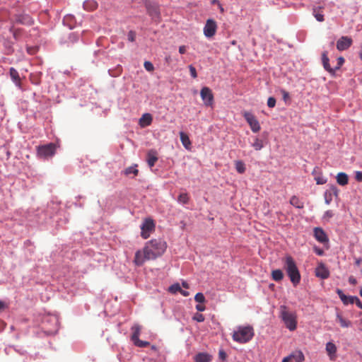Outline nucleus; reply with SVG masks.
<instances>
[{"instance_id": "63", "label": "nucleus", "mask_w": 362, "mask_h": 362, "mask_svg": "<svg viewBox=\"0 0 362 362\" xmlns=\"http://www.w3.org/2000/svg\"><path fill=\"white\" fill-rule=\"evenodd\" d=\"M317 253H318L319 255H322V251H321V250H320V251H318V252H317Z\"/></svg>"}, {"instance_id": "61", "label": "nucleus", "mask_w": 362, "mask_h": 362, "mask_svg": "<svg viewBox=\"0 0 362 362\" xmlns=\"http://www.w3.org/2000/svg\"><path fill=\"white\" fill-rule=\"evenodd\" d=\"M151 349H152L153 350L156 351V347L155 346H151Z\"/></svg>"}, {"instance_id": "32", "label": "nucleus", "mask_w": 362, "mask_h": 362, "mask_svg": "<svg viewBox=\"0 0 362 362\" xmlns=\"http://www.w3.org/2000/svg\"><path fill=\"white\" fill-rule=\"evenodd\" d=\"M291 356L292 359H294L296 362H302L305 358L304 355L301 351H298L297 353L291 354Z\"/></svg>"}, {"instance_id": "29", "label": "nucleus", "mask_w": 362, "mask_h": 362, "mask_svg": "<svg viewBox=\"0 0 362 362\" xmlns=\"http://www.w3.org/2000/svg\"><path fill=\"white\" fill-rule=\"evenodd\" d=\"M235 166L236 170L239 173L242 174V173H245V163L242 160H236L235 162Z\"/></svg>"}, {"instance_id": "64", "label": "nucleus", "mask_w": 362, "mask_h": 362, "mask_svg": "<svg viewBox=\"0 0 362 362\" xmlns=\"http://www.w3.org/2000/svg\"><path fill=\"white\" fill-rule=\"evenodd\" d=\"M360 295L362 297V288L360 290Z\"/></svg>"}, {"instance_id": "37", "label": "nucleus", "mask_w": 362, "mask_h": 362, "mask_svg": "<svg viewBox=\"0 0 362 362\" xmlns=\"http://www.w3.org/2000/svg\"><path fill=\"white\" fill-rule=\"evenodd\" d=\"M337 293L338 294L339 297L340 298L341 300L343 302V303H346V296L343 293V291L341 289L337 290Z\"/></svg>"}, {"instance_id": "47", "label": "nucleus", "mask_w": 362, "mask_h": 362, "mask_svg": "<svg viewBox=\"0 0 362 362\" xmlns=\"http://www.w3.org/2000/svg\"><path fill=\"white\" fill-rule=\"evenodd\" d=\"M355 179L358 182H362V172L361 171H356L355 173Z\"/></svg>"}, {"instance_id": "35", "label": "nucleus", "mask_w": 362, "mask_h": 362, "mask_svg": "<svg viewBox=\"0 0 362 362\" xmlns=\"http://www.w3.org/2000/svg\"><path fill=\"white\" fill-rule=\"evenodd\" d=\"M169 291L173 293H175L181 291V287L179 284H175L170 286Z\"/></svg>"}, {"instance_id": "39", "label": "nucleus", "mask_w": 362, "mask_h": 362, "mask_svg": "<svg viewBox=\"0 0 362 362\" xmlns=\"http://www.w3.org/2000/svg\"><path fill=\"white\" fill-rule=\"evenodd\" d=\"M344 62V59L342 57H339L337 58V66L333 69H335V71L340 69V67L343 65Z\"/></svg>"}, {"instance_id": "5", "label": "nucleus", "mask_w": 362, "mask_h": 362, "mask_svg": "<svg viewBox=\"0 0 362 362\" xmlns=\"http://www.w3.org/2000/svg\"><path fill=\"white\" fill-rule=\"evenodd\" d=\"M57 146L54 143L37 147V155L39 158L46 159L52 157L56 152Z\"/></svg>"}, {"instance_id": "30", "label": "nucleus", "mask_w": 362, "mask_h": 362, "mask_svg": "<svg viewBox=\"0 0 362 362\" xmlns=\"http://www.w3.org/2000/svg\"><path fill=\"white\" fill-rule=\"evenodd\" d=\"M137 165H134V166H130L125 169L124 174L126 175H129L131 174H134V176H136L139 173V170L136 169Z\"/></svg>"}, {"instance_id": "10", "label": "nucleus", "mask_w": 362, "mask_h": 362, "mask_svg": "<svg viewBox=\"0 0 362 362\" xmlns=\"http://www.w3.org/2000/svg\"><path fill=\"white\" fill-rule=\"evenodd\" d=\"M216 30V24L215 21L209 19L204 28V34L207 37H211L215 35Z\"/></svg>"}, {"instance_id": "9", "label": "nucleus", "mask_w": 362, "mask_h": 362, "mask_svg": "<svg viewBox=\"0 0 362 362\" xmlns=\"http://www.w3.org/2000/svg\"><path fill=\"white\" fill-rule=\"evenodd\" d=\"M201 98L204 101V104L207 106L211 105L213 102V94L211 90L208 87H204L202 88L200 92Z\"/></svg>"}, {"instance_id": "59", "label": "nucleus", "mask_w": 362, "mask_h": 362, "mask_svg": "<svg viewBox=\"0 0 362 362\" xmlns=\"http://www.w3.org/2000/svg\"><path fill=\"white\" fill-rule=\"evenodd\" d=\"M182 286L185 288H189V285L187 282H182Z\"/></svg>"}, {"instance_id": "49", "label": "nucleus", "mask_w": 362, "mask_h": 362, "mask_svg": "<svg viewBox=\"0 0 362 362\" xmlns=\"http://www.w3.org/2000/svg\"><path fill=\"white\" fill-rule=\"evenodd\" d=\"M196 309L199 312H202L205 310V306L202 303H199L196 305Z\"/></svg>"}, {"instance_id": "18", "label": "nucleus", "mask_w": 362, "mask_h": 362, "mask_svg": "<svg viewBox=\"0 0 362 362\" xmlns=\"http://www.w3.org/2000/svg\"><path fill=\"white\" fill-rule=\"evenodd\" d=\"M9 74L12 81L16 83V86H20L21 78L19 76L18 71L13 67H11L9 69Z\"/></svg>"}, {"instance_id": "21", "label": "nucleus", "mask_w": 362, "mask_h": 362, "mask_svg": "<svg viewBox=\"0 0 362 362\" xmlns=\"http://www.w3.org/2000/svg\"><path fill=\"white\" fill-rule=\"evenodd\" d=\"M337 320L339 321L341 327H349L351 326L352 323L350 320H346L343 317V316L340 313L337 314Z\"/></svg>"}, {"instance_id": "3", "label": "nucleus", "mask_w": 362, "mask_h": 362, "mask_svg": "<svg viewBox=\"0 0 362 362\" xmlns=\"http://www.w3.org/2000/svg\"><path fill=\"white\" fill-rule=\"evenodd\" d=\"M255 331L252 326H238L232 334L233 339L240 344H245L252 340Z\"/></svg>"}, {"instance_id": "13", "label": "nucleus", "mask_w": 362, "mask_h": 362, "mask_svg": "<svg viewBox=\"0 0 362 362\" xmlns=\"http://www.w3.org/2000/svg\"><path fill=\"white\" fill-rule=\"evenodd\" d=\"M158 153L155 149H150L147 153V158L146 161L150 168H152L155 165L156 163L158 161Z\"/></svg>"}, {"instance_id": "48", "label": "nucleus", "mask_w": 362, "mask_h": 362, "mask_svg": "<svg viewBox=\"0 0 362 362\" xmlns=\"http://www.w3.org/2000/svg\"><path fill=\"white\" fill-rule=\"evenodd\" d=\"M281 94L283 95V99L285 101H286L289 98L288 93L287 91H286L285 90H281Z\"/></svg>"}, {"instance_id": "15", "label": "nucleus", "mask_w": 362, "mask_h": 362, "mask_svg": "<svg viewBox=\"0 0 362 362\" xmlns=\"http://www.w3.org/2000/svg\"><path fill=\"white\" fill-rule=\"evenodd\" d=\"M322 64H323L325 69L326 71H327L329 73L334 74L335 73V69H333V68H332L329 65V60L327 52H324L322 53Z\"/></svg>"}, {"instance_id": "24", "label": "nucleus", "mask_w": 362, "mask_h": 362, "mask_svg": "<svg viewBox=\"0 0 362 362\" xmlns=\"http://www.w3.org/2000/svg\"><path fill=\"white\" fill-rule=\"evenodd\" d=\"M290 204L298 209H303L304 206L303 202L296 196H293L291 198Z\"/></svg>"}, {"instance_id": "17", "label": "nucleus", "mask_w": 362, "mask_h": 362, "mask_svg": "<svg viewBox=\"0 0 362 362\" xmlns=\"http://www.w3.org/2000/svg\"><path fill=\"white\" fill-rule=\"evenodd\" d=\"M152 122V116L149 113L144 114L139 119V125L141 127L149 126Z\"/></svg>"}, {"instance_id": "45", "label": "nucleus", "mask_w": 362, "mask_h": 362, "mask_svg": "<svg viewBox=\"0 0 362 362\" xmlns=\"http://www.w3.org/2000/svg\"><path fill=\"white\" fill-rule=\"evenodd\" d=\"M10 31L13 33V37L17 40L21 34V30L18 29L15 30L13 28H11Z\"/></svg>"}, {"instance_id": "28", "label": "nucleus", "mask_w": 362, "mask_h": 362, "mask_svg": "<svg viewBox=\"0 0 362 362\" xmlns=\"http://www.w3.org/2000/svg\"><path fill=\"white\" fill-rule=\"evenodd\" d=\"M252 146L256 151H259L264 147L263 141L257 137L255 138V141L252 144Z\"/></svg>"}, {"instance_id": "53", "label": "nucleus", "mask_w": 362, "mask_h": 362, "mask_svg": "<svg viewBox=\"0 0 362 362\" xmlns=\"http://www.w3.org/2000/svg\"><path fill=\"white\" fill-rule=\"evenodd\" d=\"M349 282L351 284H353V285H355L356 284L357 281H356V279L353 277V276H350L349 279Z\"/></svg>"}, {"instance_id": "38", "label": "nucleus", "mask_w": 362, "mask_h": 362, "mask_svg": "<svg viewBox=\"0 0 362 362\" xmlns=\"http://www.w3.org/2000/svg\"><path fill=\"white\" fill-rule=\"evenodd\" d=\"M144 68L148 71H153L154 70V66L151 62L146 61L144 64Z\"/></svg>"}, {"instance_id": "27", "label": "nucleus", "mask_w": 362, "mask_h": 362, "mask_svg": "<svg viewBox=\"0 0 362 362\" xmlns=\"http://www.w3.org/2000/svg\"><path fill=\"white\" fill-rule=\"evenodd\" d=\"M321 7H316L313 8V15L316 20L319 22L324 21V15L320 12Z\"/></svg>"}, {"instance_id": "40", "label": "nucleus", "mask_w": 362, "mask_h": 362, "mask_svg": "<svg viewBox=\"0 0 362 362\" xmlns=\"http://www.w3.org/2000/svg\"><path fill=\"white\" fill-rule=\"evenodd\" d=\"M267 105L269 107H274L276 105V99L273 97H269L267 100Z\"/></svg>"}, {"instance_id": "8", "label": "nucleus", "mask_w": 362, "mask_h": 362, "mask_svg": "<svg viewBox=\"0 0 362 362\" xmlns=\"http://www.w3.org/2000/svg\"><path fill=\"white\" fill-rule=\"evenodd\" d=\"M144 5L147 13L153 18H158L160 16V10L157 4L151 1L150 0H144Z\"/></svg>"}, {"instance_id": "50", "label": "nucleus", "mask_w": 362, "mask_h": 362, "mask_svg": "<svg viewBox=\"0 0 362 362\" xmlns=\"http://www.w3.org/2000/svg\"><path fill=\"white\" fill-rule=\"evenodd\" d=\"M315 180L317 185H323L326 182V180L322 177H316Z\"/></svg>"}, {"instance_id": "44", "label": "nucleus", "mask_w": 362, "mask_h": 362, "mask_svg": "<svg viewBox=\"0 0 362 362\" xmlns=\"http://www.w3.org/2000/svg\"><path fill=\"white\" fill-rule=\"evenodd\" d=\"M218 358L221 361H224L226 358V353L223 349H221L218 353Z\"/></svg>"}, {"instance_id": "14", "label": "nucleus", "mask_w": 362, "mask_h": 362, "mask_svg": "<svg viewBox=\"0 0 362 362\" xmlns=\"http://www.w3.org/2000/svg\"><path fill=\"white\" fill-rule=\"evenodd\" d=\"M315 238L317 241L324 243L328 241L327 236L325 231L320 228H315L314 230Z\"/></svg>"}, {"instance_id": "42", "label": "nucleus", "mask_w": 362, "mask_h": 362, "mask_svg": "<svg viewBox=\"0 0 362 362\" xmlns=\"http://www.w3.org/2000/svg\"><path fill=\"white\" fill-rule=\"evenodd\" d=\"M128 40L130 42H134L136 39V33L133 30H130L128 33Z\"/></svg>"}, {"instance_id": "16", "label": "nucleus", "mask_w": 362, "mask_h": 362, "mask_svg": "<svg viewBox=\"0 0 362 362\" xmlns=\"http://www.w3.org/2000/svg\"><path fill=\"white\" fill-rule=\"evenodd\" d=\"M211 355L204 352L199 353L194 356L195 362H211Z\"/></svg>"}, {"instance_id": "52", "label": "nucleus", "mask_w": 362, "mask_h": 362, "mask_svg": "<svg viewBox=\"0 0 362 362\" xmlns=\"http://www.w3.org/2000/svg\"><path fill=\"white\" fill-rule=\"evenodd\" d=\"M186 47L185 45H182L179 47V52L181 54H183L186 52Z\"/></svg>"}, {"instance_id": "26", "label": "nucleus", "mask_w": 362, "mask_h": 362, "mask_svg": "<svg viewBox=\"0 0 362 362\" xmlns=\"http://www.w3.org/2000/svg\"><path fill=\"white\" fill-rule=\"evenodd\" d=\"M141 327L139 325H134L132 327V330L133 331L132 335V340H134L137 338H139L140 332H141Z\"/></svg>"}, {"instance_id": "56", "label": "nucleus", "mask_w": 362, "mask_h": 362, "mask_svg": "<svg viewBox=\"0 0 362 362\" xmlns=\"http://www.w3.org/2000/svg\"><path fill=\"white\" fill-rule=\"evenodd\" d=\"M180 293L183 296H185V297H187V296H188L189 295V293L188 291H185V290H182V288H181V291H180Z\"/></svg>"}, {"instance_id": "31", "label": "nucleus", "mask_w": 362, "mask_h": 362, "mask_svg": "<svg viewBox=\"0 0 362 362\" xmlns=\"http://www.w3.org/2000/svg\"><path fill=\"white\" fill-rule=\"evenodd\" d=\"M134 342V344L138 347H146L148 346L150 344L149 342L146 341H142L141 339H139V338H137L134 340L132 341Z\"/></svg>"}, {"instance_id": "2", "label": "nucleus", "mask_w": 362, "mask_h": 362, "mask_svg": "<svg viewBox=\"0 0 362 362\" xmlns=\"http://www.w3.org/2000/svg\"><path fill=\"white\" fill-rule=\"evenodd\" d=\"M284 269L291 283L296 286L300 281V274L297 265L291 256H286L284 259Z\"/></svg>"}, {"instance_id": "4", "label": "nucleus", "mask_w": 362, "mask_h": 362, "mask_svg": "<svg viewBox=\"0 0 362 362\" xmlns=\"http://www.w3.org/2000/svg\"><path fill=\"white\" fill-rule=\"evenodd\" d=\"M280 317L284 322L286 327L291 331H293L297 327L296 314L290 311L286 305L280 306Z\"/></svg>"}, {"instance_id": "58", "label": "nucleus", "mask_w": 362, "mask_h": 362, "mask_svg": "<svg viewBox=\"0 0 362 362\" xmlns=\"http://www.w3.org/2000/svg\"><path fill=\"white\" fill-rule=\"evenodd\" d=\"M361 262V259L358 258V259H356V265H358V266L360 265Z\"/></svg>"}, {"instance_id": "20", "label": "nucleus", "mask_w": 362, "mask_h": 362, "mask_svg": "<svg viewBox=\"0 0 362 362\" xmlns=\"http://www.w3.org/2000/svg\"><path fill=\"white\" fill-rule=\"evenodd\" d=\"M337 182L339 185L344 186L348 184L349 177L345 173H339L337 175Z\"/></svg>"}, {"instance_id": "22", "label": "nucleus", "mask_w": 362, "mask_h": 362, "mask_svg": "<svg viewBox=\"0 0 362 362\" xmlns=\"http://www.w3.org/2000/svg\"><path fill=\"white\" fill-rule=\"evenodd\" d=\"M98 7V3L94 0H88L84 1L83 8L86 10L93 11Z\"/></svg>"}, {"instance_id": "1", "label": "nucleus", "mask_w": 362, "mask_h": 362, "mask_svg": "<svg viewBox=\"0 0 362 362\" xmlns=\"http://www.w3.org/2000/svg\"><path fill=\"white\" fill-rule=\"evenodd\" d=\"M166 243L162 239H153L148 241L143 250L135 253L134 262L137 266H141L146 260L155 259L160 257L165 251Z\"/></svg>"}, {"instance_id": "33", "label": "nucleus", "mask_w": 362, "mask_h": 362, "mask_svg": "<svg viewBox=\"0 0 362 362\" xmlns=\"http://www.w3.org/2000/svg\"><path fill=\"white\" fill-rule=\"evenodd\" d=\"M47 322H52L54 323V329H51V330H49L48 332H50V333H52L54 330H56L57 329V320L55 317L54 316H50V317H48L45 321H44V324H45Z\"/></svg>"}, {"instance_id": "25", "label": "nucleus", "mask_w": 362, "mask_h": 362, "mask_svg": "<svg viewBox=\"0 0 362 362\" xmlns=\"http://www.w3.org/2000/svg\"><path fill=\"white\" fill-rule=\"evenodd\" d=\"M326 351L328 355L330 356V358L332 359V355H334L337 351V347L332 342H328L326 344Z\"/></svg>"}, {"instance_id": "34", "label": "nucleus", "mask_w": 362, "mask_h": 362, "mask_svg": "<svg viewBox=\"0 0 362 362\" xmlns=\"http://www.w3.org/2000/svg\"><path fill=\"white\" fill-rule=\"evenodd\" d=\"M177 201L182 204H187L189 201L188 194L187 193H181L177 198Z\"/></svg>"}, {"instance_id": "36", "label": "nucleus", "mask_w": 362, "mask_h": 362, "mask_svg": "<svg viewBox=\"0 0 362 362\" xmlns=\"http://www.w3.org/2000/svg\"><path fill=\"white\" fill-rule=\"evenodd\" d=\"M194 300L199 303H203L205 301V297L203 293H197L194 296Z\"/></svg>"}, {"instance_id": "62", "label": "nucleus", "mask_w": 362, "mask_h": 362, "mask_svg": "<svg viewBox=\"0 0 362 362\" xmlns=\"http://www.w3.org/2000/svg\"><path fill=\"white\" fill-rule=\"evenodd\" d=\"M329 202H330V201H329V199H326V203H327V204H329Z\"/></svg>"}, {"instance_id": "46", "label": "nucleus", "mask_w": 362, "mask_h": 362, "mask_svg": "<svg viewBox=\"0 0 362 362\" xmlns=\"http://www.w3.org/2000/svg\"><path fill=\"white\" fill-rule=\"evenodd\" d=\"M351 302L356 303L359 308L362 309V302L358 297L356 296L355 298H351Z\"/></svg>"}, {"instance_id": "51", "label": "nucleus", "mask_w": 362, "mask_h": 362, "mask_svg": "<svg viewBox=\"0 0 362 362\" xmlns=\"http://www.w3.org/2000/svg\"><path fill=\"white\" fill-rule=\"evenodd\" d=\"M333 216V213L332 211L329 210V211H327L325 214V218H332Z\"/></svg>"}, {"instance_id": "11", "label": "nucleus", "mask_w": 362, "mask_h": 362, "mask_svg": "<svg viewBox=\"0 0 362 362\" xmlns=\"http://www.w3.org/2000/svg\"><path fill=\"white\" fill-rule=\"evenodd\" d=\"M352 40L347 36H343L337 42V48L339 51L346 50L351 47Z\"/></svg>"}, {"instance_id": "7", "label": "nucleus", "mask_w": 362, "mask_h": 362, "mask_svg": "<svg viewBox=\"0 0 362 362\" xmlns=\"http://www.w3.org/2000/svg\"><path fill=\"white\" fill-rule=\"evenodd\" d=\"M243 116L247 122L248 123V124L250 125L251 130L254 133H257L260 130V124L254 115H252L250 112H246L244 113Z\"/></svg>"}, {"instance_id": "54", "label": "nucleus", "mask_w": 362, "mask_h": 362, "mask_svg": "<svg viewBox=\"0 0 362 362\" xmlns=\"http://www.w3.org/2000/svg\"><path fill=\"white\" fill-rule=\"evenodd\" d=\"M356 296H346V301L347 303H344V305H348V304H354V303H351V298H355Z\"/></svg>"}, {"instance_id": "41", "label": "nucleus", "mask_w": 362, "mask_h": 362, "mask_svg": "<svg viewBox=\"0 0 362 362\" xmlns=\"http://www.w3.org/2000/svg\"><path fill=\"white\" fill-rule=\"evenodd\" d=\"M193 320H196L199 322H203L204 320V317L202 314L200 313H196L194 317Z\"/></svg>"}, {"instance_id": "6", "label": "nucleus", "mask_w": 362, "mask_h": 362, "mask_svg": "<svg viewBox=\"0 0 362 362\" xmlns=\"http://www.w3.org/2000/svg\"><path fill=\"white\" fill-rule=\"evenodd\" d=\"M141 236L144 239H147L151 233L155 230V223L151 218H146L141 226Z\"/></svg>"}, {"instance_id": "19", "label": "nucleus", "mask_w": 362, "mask_h": 362, "mask_svg": "<svg viewBox=\"0 0 362 362\" xmlns=\"http://www.w3.org/2000/svg\"><path fill=\"white\" fill-rule=\"evenodd\" d=\"M180 141L184 146V147L187 149H190L191 148V141L187 134L183 132H180Z\"/></svg>"}, {"instance_id": "57", "label": "nucleus", "mask_w": 362, "mask_h": 362, "mask_svg": "<svg viewBox=\"0 0 362 362\" xmlns=\"http://www.w3.org/2000/svg\"><path fill=\"white\" fill-rule=\"evenodd\" d=\"M6 308V304L4 302L0 300V311L4 310Z\"/></svg>"}, {"instance_id": "23", "label": "nucleus", "mask_w": 362, "mask_h": 362, "mask_svg": "<svg viewBox=\"0 0 362 362\" xmlns=\"http://www.w3.org/2000/svg\"><path fill=\"white\" fill-rule=\"evenodd\" d=\"M272 279L275 281H280L284 278L283 272L281 269H275L272 272Z\"/></svg>"}, {"instance_id": "60", "label": "nucleus", "mask_w": 362, "mask_h": 362, "mask_svg": "<svg viewBox=\"0 0 362 362\" xmlns=\"http://www.w3.org/2000/svg\"><path fill=\"white\" fill-rule=\"evenodd\" d=\"M165 59L167 63H169L171 60L170 56H167Z\"/></svg>"}, {"instance_id": "55", "label": "nucleus", "mask_w": 362, "mask_h": 362, "mask_svg": "<svg viewBox=\"0 0 362 362\" xmlns=\"http://www.w3.org/2000/svg\"><path fill=\"white\" fill-rule=\"evenodd\" d=\"M291 360H292V357L290 355L288 356H286V357L284 358L283 360H282V362H291Z\"/></svg>"}, {"instance_id": "12", "label": "nucleus", "mask_w": 362, "mask_h": 362, "mask_svg": "<svg viewBox=\"0 0 362 362\" xmlns=\"http://www.w3.org/2000/svg\"><path fill=\"white\" fill-rule=\"evenodd\" d=\"M315 275L322 279H326L329 276V271L322 263H320L315 269Z\"/></svg>"}, {"instance_id": "43", "label": "nucleus", "mask_w": 362, "mask_h": 362, "mask_svg": "<svg viewBox=\"0 0 362 362\" xmlns=\"http://www.w3.org/2000/svg\"><path fill=\"white\" fill-rule=\"evenodd\" d=\"M189 69L190 74H191L192 77L194 78H196L197 77L196 69L192 65H189Z\"/></svg>"}]
</instances>
